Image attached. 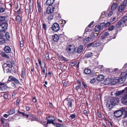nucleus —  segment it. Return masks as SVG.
Instances as JSON below:
<instances>
[{
    "mask_svg": "<svg viewBox=\"0 0 127 127\" xmlns=\"http://www.w3.org/2000/svg\"><path fill=\"white\" fill-rule=\"evenodd\" d=\"M125 108H122L121 110L115 111L114 113V116L117 118H118L123 115L124 116V118L127 116V111L125 110Z\"/></svg>",
    "mask_w": 127,
    "mask_h": 127,
    "instance_id": "1",
    "label": "nucleus"
},
{
    "mask_svg": "<svg viewBox=\"0 0 127 127\" xmlns=\"http://www.w3.org/2000/svg\"><path fill=\"white\" fill-rule=\"evenodd\" d=\"M110 103H107L106 104L107 106L108 107H112L118 104V98L114 97H112L111 98L110 100Z\"/></svg>",
    "mask_w": 127,
    "mask_h": 127,
    "instance_id": "2",
    "label": "nucleus"
},
{
    "mask_svg": "<svg viewBox=\"0 0 127 127\" xmlns=\"http://www.w3.org/2000/svg\"><path fill=\"white\" fill-rule=\"evenodd\" d=\"M8 24L7 22L3 23L0 25V32H6L7 29Z\"/></svg>",
    "mask_w": 127,
    "mask_h": 127,
    "instance_id": "3",
    "label": "nucleus"
},
{
    "mask_svg": "<svg viewBox=\"0 0 127 127\" xmlns=\"http://www.w3.org/2000/svg\"><path fill=\"white\" fill-rule=\"evenodd\" d=\"M76 50L75 46L73 44L69 45L66 49L67 51H69L72 53L74 52Z\"/></svg>",
    "mask_w": 127,
    "mask_h": 127,
    "instance_id": "4",
    "label": "nucleus"
},
{
    "mask_svg": "<svg viewBox=\"0 0 127 127\" xmlns=\"http://www.w3.org/2000/svg\"><path fill=\"white\" fill-rule=\"evenodd\" d=\"M46 119L47 121H49L50 122H51V124H54L55 122V119L54 116L52 115L46 117Z\"/></svg>",
    "mask_w": 127,
    "mask_h": 127,
    "instance_id": "5",
    "label": "nucleus"
},
{
    "mask_svg": "<svg viewBox=\"0 0 127 127\" xmlns=\"http://www.w3.org/2000/svg\"><path fill=\"white\" fill-rule=\"evenodd\" d=\"M52 28V30L55 32H58L60 29L59 25L57 23H54L53 25Z\"/></svg>",
    "mask_w": 127,
    "mask_h": 127,
    "instance_id": "6",
    "label": "nucleus"
},
{
    "mask_svg": "<svg viewBox=\"0 0 127 127\" xmlns=\"http://www.w3.org/2000/svg\"><path fill=\"white\" fill-rule=\"evenodd\" d=\"M8 81L10 82L13 81L15 84H18L19 83V82L18 80L16 78L12 76H9Z\"/></svg>",
    "mask_w": 127,
    "mask_h": 127,
    "instance_id": "7",
    "label": "nucleus"
},
{
    "mask_svg": "<svg viewBox=\"0 0 127 127\" xmlns=\"http://www.w3.org/2000/svg\"><path fill=\"white\" fill-rule=\"evenodd\" d=\"M123 93L126 94L127 93V87L125 88L122 91H118L116 93V94L117 96H119L121 95Z\"/></svg>",
    "mask_w": 127,
    "mask_h": 127,
    "instance_id": "8",
    "label": "nucleus"
},
{
    "mask_svg": "<svg viewBox=\"0 0 127 127\" xmlns=\"http://www.w3.org/2000/svg\"><path fill=\"white\" fill-rule=\"evenodd\" d=\"M100 45V43L98 42H96L95 43H92L88 44L87 47H88L91 46H92L93 47H96L99 46Z\"/></svg>",
    "mask_w": 127,
    "mask_h": 127,
    "instance_id": "9",
    "label": "nucleus"
},
{
    "mask_svg": "<svg viewBox=\"0 0 127 127\" xmlns=\"http://www.w3.org/2000/svg\"><path fill=\"white\" fill-rule=\"evenodd\" d=\"M121 102L124 104H127V94L123 98L121 99Z\"/></svg>",
    "mask_w": 127,
    "mask_h": 127,
    "instance_id": "10",
    "label": "nucleus"
},
{
    "mask_svg": "<svg viewBox=\"0 0 127 127\" xmlns=\"http://www.w3.org/2000/svg\"><path fill=\"white\" fill-rule=\"evenodd\" d=\"M53 39L55 42H57L59 39V36L57 34H55L52 36Z\"/></svg>",
    "mask_w": 127,
    "mask_h": 127,
    "instance_id": "11",
    "label": "nucleus"
},
{
    "mask_svg": "<svg viewBox=\"0 0 127 127\" xmlns=\"http://www.w3.org/2000/svg\"><path fill=\"white\" fill-rule=\"evenodd\" d=\"M83 46L82 45H81L79 46L77 50V52L78 53H80L83 49Z\"/></svg>",
    "mask_w": 127,
    "mask_h": 127,
    "instance_id": "12",
    "label": "nucleus"
},
{
    "mask_svg": "<svg viewBox=\"0 0 127 127\" xmlns=\"http://www.w3.org/2000/svg\"><path fill=\"white\" fill-rule=\"evenodd\" d=\"M55 8L54 7L52 8H50L49 9L47 8L46 10V13L47 14H50V13H53V12L54 11Z\"/></svg>",
    "mask_w": 127,
    "mask_h": 127,
    "instance_id": "13",
    "label": "nucleus"
},
{
    "mask_svg": "<svg viewBox=\"0 0 127 127\" xmlns=\"http://www.w3.org/2000/svg\"><path fill=\"white\" fill-rule=\"evenodd\" d=\"M48 17V19L49 20H51L53 18L54 14L53 13H50V14H47V15Z\"/></svg>",
    "mask_w": 127,
    "mask_h": 127,
    "instance_id": "14",
    "label": "nucleus"
},
{
    "mask_svg": "<svg viewBox=\"0 0 127 127\" xmlns=\"http://www.w3.org/2000/svg\"><path fill=\"white\" fill-rule=\"evenodd\" d=\"M4 50L6 53H10L11 51L10 48L8 46H5L4 48Z\"/></svg>",
    "mask_w": 127,
    "mask_h": 127,
    "instance_id": "15",
    "label": "nucleus"
},
{
    "mask_svg": "<svg viewBox=\"0 0 127 127\" xmlns=\"http://www.w3.org/2000/svg\"><path fill=\"white\" fill-rule=\"evenodd\" d=\"M104 76L100 74L98 76L97 78V80L98 81H101L104 79Z\"/></svg>",
    "mask_w": 127,
    "mask_h": 127,
    "instance_id": "16",
    "label": "nucleus"
},
{
    "mask_svg": "<svg viewBox=\"0 0 127 127\" xmlns=\"http://www.w3.org/2000/svg\"><path fill=\"white\" fill-rule=\"evenodd\" d=\"M126 79L125 78L121 76L120 78H119V80H118L119 83V84L123 83L124 82Z\"/></svg>",
    "mask_w": 127,
    "mask_h": 127,
    "instance_id": "17",
    "label": "nucleus"
},
{
    "mask_svg": "<svg viewBox=\"0 0 127 127\" xmlns=\"http://www.w3.org/2000/svg\"><path fill=\"white\" fill-rule=\"evenodd\" d=\"M16 21L17 23L20 24L21 21V18L20 16V15H17L16 17Z\"/></svg>",
    "mask_w": 127,
    "mask_h": 127,
    "instance_id": "18",
    "label": "nucleus"
},
{
    "mask_svg": "<svg viewBox=\"0 0 127 127\" xmlns=\"http://www.w3.org/2000/svg\"><path fill=\"white\" fill-rule=\"evenodd\" d=\"M125 7V6L124 5L122 4H121V5L119 6L118 11L120 12H121L122 11H123L124 10V8Z\"/></svg>",
    "mask_w": 127,
    "mask_h": 127,
    "instance_id": "19",
    "label": "nucleus"
},
{
    "mask_svg": "<svg viewBox=\"0 0 127 127\" xmlns=\"http://www.w3.org/2000/svg\"><path fill=\"white\" fill-rule=\"evenodd\" d=\"M37 3L38 4V12L39 13H41L42 11V8L41 7V5L40 3L37 1Z\"/></svg>",
    "mask_w": 127,
    "mask_h": 127,
    "instance_id": "20",
    "label": "nucleus"
},
{
    "mask_svg": "<svg viewBox=\"0 0 127 127\" xmlns=\"http://www.w3.org/2000/svg\"><path fill=\"white\" fill-rule=\"evenodd\" d=\"M5 64H6L7 66L9 68H11L12 67V63L9 61L7 62V63H5Z\"/></svg>",
    "mask_w": 127,
    "mask_h": 127,
    "instance_id": "21",
    "label": "nucleus"
},
{
    "mask_svg": "<svg viewBox=\"0 0 127 127\" xmlns=\"http://www.w3.org/2000/svg\"><path fill=\"white\" fill-rule=\"evenodd\" d=\"M121 76L126 79V78L127 77V71H124L121 74Z\"/></svg>",
    "mask_w": 127,
    "mask_h": 127,
    "instance_id": "22",
    "label": "nucleus"
},
{
    "mask_svg": "<svg viewBox=\"0 0 127 127\" xmlns=\"http://www.w3.org/2000/svg\"><path fill=\"white\" fill-rule=\"evenodd\" d=\"M117 6V3H114L112 6L111 7V9L112 10H114L116 9Z\"/></svg>",
    "mask_w": 127,
    "mask_h": 127,
    "instance_id": "23",
    "label": "nucleus"
},
{
    "mask_svg": "<svg viewBox=\"0 0 127 127\" xmlns=\"http://www.w3.org/2000/svg\"><path fill=\"white\" fill-rule=\"evenodd\" d=\"M91 72L90 69H85L84 70V72L86 74H89Z\"/></svg>",
    "mask_w": 127,
    "mask_h": 127,
    "instance_id": "24",
    "label": "nucleus"
},
{
    "mask_svg": "<svg viewBox=\"0 0 127 127\" xmlns=\"http://www.w3.org/2000/svg\"><path fill=\"white\" fill-rule=\"evenodd\" d=\"M93 55V53L90 52H89L87 53L86 54H85V56L86 58H89L92 56Z\"/></svg>",
    "mask_w": 127,
    "mask_h": 127,
    "instance_id": "25",
    "label": "nucleus"
},
{
    "mask_svg": "<svg viewBox=\"0 0 127 127\" xmlns=\"http://www.w3.org/2000/svg\"><path fill=\"white\" fill-rule=\"evenodd\" d=\"M8 113L9 115L15 113V110L14 108H12L8 111Z\"/></svg>",
    "mask_w": 127,
    "mask_h": 127,
    "instance_id": "26",
    "label": "nucleus"
},
{
    "mask_svg": "<svg viewBox=\"0 0 127 127\" xmlns=\"http://www.w3.org/2000/svg\"><path fill=\"white\" fill-rule=\"evenodd\" d=\"M100 30H102V29H101L100 26L99 25H97L95 28V30L96 32H98Z\"/></svg>",
    "mask_w": 127,
    "mask_h": 127,
    "instance_id": "27",
    "label": "nucleus"
},
{
    "mask_svg": "<svg viewBox=\"0 0 127 127\" xmlns=\"http://www.w3.org/2000/svg\"><path fill=\"white\" fill-rule=\"evenodd\" d=\"M122 21L120 20L118 23L116 25V27L117 28H119L121 27V26L123 24V22H122Z\"/></svg>",
    "mask_w": 127,
    "mask_h": 127,
    "instance_id": "28",
    "label": "nucleus"
},
{
    "mask_svg": "<svg viewBox=\"0 0 127 127\" xmlns=\"http://www.w3.org/2000/svg\"><path fill=\"white\" fill-rule=\"evenodd\" d=\"M120 20L121 21H122V22L124 24L126 21H127V16L123 17Z\"/></svg>",
    "mask_w": 127,
    "mask_h": 127,
    "instance_id": "29",
    "label": "nucleus"
},
{
    "mask_svg": "<svg viewBox=\"0 0 127 127\" xmlns=\"http://www.w3.org/2000/svg\"><path fill=\"white\" fill-rule=\"evenodd\" d=\"M110 83L109 79L108 78L106 79L104 81L103 83L105 85L108 84Z\"/></svg>",
    "mask_w": 127,
    "mask_h": 127,
    "instance_id": "30",
    "label": "nucleus"
},
{
    "mask_svg": "<svg viewBox=\"0 0 127 127\" xmlns=\"http://www.w3.org/2000/svg\"><path fill=\"white\" fill-rule=\"evenodd\" d=\"M5 39L2 37H0V44L5 43Z\"/></svg>",
    "mask_w": 127,
    "mask_h": 127,
    "instance_id": "31",
    "label": "nucleus"
},
{
    "mask_svg": "<svg viewBox=\"0 0 127 127\" xmlns=\"http://www.w3.org/2000/svg\"><path fill=\"white\" fill-rule=\"evenodd\" d=\"M5 36L6 39L8 40H9L10 38V36L9 33L7 32L5 34Z\"/></svg>",
    "mask_w": 127,
    "mask_h": 127,
    "instance_id": "32",
    "label": "nucleus"
},
{
    "mask_svg": "<svg viewBox=\"0 0 127 127\" xmlns=\"http://www.w3.org/2000/svg\"><path fill=\"white\" fill-rule=\"evenodd\" d=\"M89 36L93 41L94 39V38L95 37V35L93 32H92Z\"/></svg>",
    "mask_w": 127,
    "mask_h": 127,
    "instance_id": "33",
    "label": "nucleus"
},
{
    "mask_svg": "<svg viewBox=\"0 0 127 127\" xmlns=\"http://www.w3.org/2000/svg\"><path fill=\"white\" fill-rule=\"evenodd\" d=\"M119 81L118 79H114L111 82V84L113 85H115Z\"/></svg>",
    "mask_w": 127,
    "mask_h": 127,
    "instance_id": "34",
    "label": "nucleus"
},
{
    "mask_svg": "<svg viewBox=\"0 0 127 127\" xmlns=\"http://www.w3.org/2000/svg\"><path fill=\"white\" fill-rule=\"evenodd\" d=\"M53 125L54 126H56L57 127H64L60 124L56 122H55L54 124H53Z\"/></svg>",
    "mask_w": 127,
    "mask_h": 127,
    "instance_id": "35",
    "label": "nucleus"
},
{
    "mask_svg": "<svg viewBox=\"0 0 127 127\" xmlns=\"http://www.w3.org/2000/svg\"><path fill=\"white\" fill-rule=\"evenodd\" d=\"M86 40L87 42H89L91 41H93V40L91 39V38L89 36L87 38L85 39Z\"/></svg>",
    "mask_w": 127,
    "mask_h": 127,
    "instance_id": "36",
    "label": "nucleus"
},
{
    "mask_svg": "<svg viewBox=\"0 0 127 127\" xmlns=\"http://www.w3.org/2000/svg\"><path fill=\"white\" fill-rule=\"evenodd\" d=\"M99 25L101 27V29H102V30L103 29V28L105 27V23L103 22L101 23Z\"/></svg>",
    "mask_w": 127,
    "mask_h": 127,
    "instance_id": "37",
    "label": "nucleus"
},
{
    "mask_svg": "<svg viewBox=\"0 0 127 127\" xmlns=\"http://www.w3.org/2000/svg\"><path fill=\"white\" fill-rule=\"evenodd\" d=\"M82 84L84 87V88H86L87 87V84L84 81H83L82 82Z\"/></svg>",
    "mask_w": 127,
    "mask_h": 127,
    "instance_id": "38",
    "label": "nucleus"
},
{
    "mask_svg": "<svg viewBox=\"0 0 127 127\" xmlns=\"http://www.w3.org/2000/svg\"><path fill=\"white\" fill-rule=\"evenodd\" d=\"M5 19V17L3 16H0V22H2Z\"/></svg>",
    "mask_w": 127,
    "mask_h": 127,
    "instance_id": "39",
    "label": "nucleus"
},
{
    "mask_svg": "<svg viewBox=\"0 0 127 127\" xmlns=\"http://www.w3.org/2000/svg\"><path fill=\"white\" fill-rule=\"evenodd\" d=\"M67 104L68 106V108L69 109V108L72 106V103L70 101H68Z\"/></svg>",
    "mask_w": 127,
    "mask_h": 127,
    "instance_id": "40",
    "label": "nucleus"
},
{
    "mask_svg": "<svg viewBox=\"0 0 127 127\" xmlns=\"http://www.w3.org/2000/svg\"><path fill=\"white\" fill-rule=\"evenodd\" d=\"M46 4L47 5L49 6L52 5L50 0H47L46 1Z\"/></svg>",
    "mask_w": 127,
    "mask_h": 127,
    "instance_id": "41",
    "label": "nucleus"
},
{
    "mask_svg": "<svg viewBox=\"0 0 127 127\" xmlns=\"http://www.w3.org/2000/svg\"><path fill=\"white\" fill-rule=\"evenodd\" d=\"M42 27L45 30V31L47 29V26L45 24L43 23Z\"/></svg>",
    "mask_w": 127,
    "mask_h": 127,
    "instance_id": "42",
    "label": "nucleus"
},
{
    "mask_svg": "<svg viewBox=\"0 0 127 127\" xmlns=\"http://www.w3.org/2000/svg\"><path fill=\"white\" fill-rule=\"evenodd\" d=\"M5 9L3 7H0V13H3L5 11Z\"/></svg>",
    "mask_w": 127,
    "mask_h": 127,
    "instance_id": "43",
    "label": "nucleus"
},
{
    "mask_svg": "<svg viewBox=\"0 0 127 127\" xmlns=\"http://www.w3.org/2000/svg\"><path fill=\"white\" fill-rule=\"evenodd\" d=\"M41 69H42V72L44 74H45V66L43 67L42 66H40Z\"/></svg>",
    "mask_w": 127,
    "mask_h": 127,
    "instance_id": "44",
    "label": "nucleus"
},
{
    "mask_svg": "<svg viewBox=\"0 0 127 127\" xmlns=\"http://www.w3.org/2000/svg\"><path fill=\"white\" fill-rule=\"evenodd\" d=\"M45 56L46 60H49L50 59L49 54L48 53L46 54Z\"/></svg>",
    "mask_w": 127,
    "mask_h": 127,
    "instance_id": "45",
    "label": "nucleus"
},
{
    "mask_svg": "<svg viewBox=\"0 0 127 127\" xmlns=\"http://www.w3.org/2000/svg\"><path fill=\"white\" fill-rule=\"evenodd\" d=\"M2 56L4 57L9 58V57L7 55H6L4 52L2 53Z\"/></svg>",
    "mask_w": 127,
    "mask_h": 127,
    "instance_id": "46",
    "label": "nucleus"
},
{
    "mask_svg": "<svg viewBox=\"0 0 127 127\" xmlns=\"http://www.w3.org/2000/svg\"><path fill=\"white\" fill-rule=\"evenodd\" d=\"M37 60L38 62V64H39L40 65V66H42L41 62L40 59L39 58H38Z\"/></svg>",
    "mask_w": 127,
    "mask_h": 127,
    "instance_id": "47",
    "label": "nucleus"
},
{
    "mask_svg": "<svg viewBox=\"0 0 127 127\" xmlns=\"http://www.w3.org/2000/svg\"><path fill=\"white\" fill-rule=\"evenodd\" d=\"M64 80L62 81V82L63 83V85L64 86H66L67 85L68 83L67 82V81L64 82Z\"/></svg>",
    "mask_w": 127,
    "mask_h": 127,
    "instance_id": "48",
    "label": "nucleus"
},
{
    "mask_svg": "<svg viewBox=\"0 0 127 127\" xmlns=\"http://www.w3.org/2000/svg\"><path fill=\"white\" fill-rule=\"evenodd\" d=\"M83 113L84 114L86 115L87 117L88 116V113L87 110H84L83 111Z\"/></svg>",
    "mask_w": 127,
    "mask_h": 127,
    "instance_id": "49",
    "label": "nucleus"
},
{
    "mask_svg": "<svg viewBox=\"0 0 127 127\" xmlns=\"http://www.w3.org/2000/svg\"><path fill=\"white\" fill-rule=\"evenodd\" d=\"M54 14V16H55V17H59L60 14H59L58 13H53Z\"/></svg>",
    "mask_w": 127,
    "mask_h": 127,
    "instance_id": "50",
    "label": "nucleus"
},
{
    "mask_svg": "<svg viewBox=\"0 0 127 127\" xmlns=\"http://www.w3.org/2000/svg\"><path fill=\"white\" fill-rule=\"evenodd\" d=\"M59 58H61L62 60H63L64 61H67V60L66 59V58L63 56H61V57L60 56L59 57Z\"/></svg>",
    "mask_w": 127,
    "mask_h": 127,
    "instance_id": "51",
    "label": "nucleus"
},
{
    "mask_svg": "<svg viewBox=\"0 0 127 127\" xmlns=\"http://www.w3.org/2000/svg\"><path fill=\"white\" fill-rule=\"evenodd\" d=\"M6 119L3 117H1V123L3 124H4V121Z\"/></svg>",
    "mask_w": 127,
    "mask_h": 127,
    "instance_id": "52",
    "label": "nucleus"
},
{
    "mask_svg": "<svg viewBox=\"0 0 127 127\" xmlns=\"http://www.w3.org/2000/svg\"><path fill=\"white\" fill-rule=\"evenodd\" d=\"M76 64V61H74L71 62L70 64L71 66H74Z\"/></svg>",
    "mask_w": 127,
    "mask_h": 127,
    "instance_id": "53",
    "label": "nucleus"
},
{
    "mask_svg": "<svg viewBox=\"0 0 127 127\" xmlns=\"http://www.w3.org/2000/svg\"><path fill=\"white\" fill-rule=\"evenodd\" d=\"M59 2H60L59 1H58L56 2L55 3V7H58L59 5Z\"/></svg>",
    "mask_w": 127,
    "mask_h": 127,
    "instance_id": "54",
    "label": "nucleus"
},
{
    "mask_svg": "<svg viewBox=\"0 0 127 127\" xmlns=\"http://www.w3.org/2000/svg\"><path fill=\"white\" fill-rule=\"evenodd\" d=\"M96 79L93 78L90 81V82L91 83H93L96 81Z\"/></svg>",
    "mask_w": 127,
    "mask_h": 127,
    "instance_id": "55",
    "label": "nucleus"
},
{
    "mask_svg": "<svg viewBox=\"0 0 127 127\" xmlns=\"http://www.w3.org/2000/svg\"><path fill=\"white\" fill-rule=\"evenodd\" d=\"M114 27L113 26H111L108 29V30L110 31H112L114 29Z\"/></svg>",
    "mask_w": 127,
    "mask_h": 127,
    "instance_id": "56",
    "label": "nucleus"
},
{
    "mask_svg": "<svg viewBox=\"0 0 127 127\" xmlns=\"http://www.w3.org/2000/svg\"><path fill=\"white\" fill-rule=\"evenodd\" d=\"M116 19V16L114 17L113 18H111L110 20L111 22H112L113 21H115Z\"/></svg>",
    "mask_w": 127,
    "mask_h": 127,
    "instance_id": "57",
    "label": "nucleus"
},
{
    "mask_svg": "<svg viewBox=\"0 0 127 127\" xmlns=\"http://www.w3.org/2000/svg\"><path fill=\"white\" fill-rule=\"evenodd\" d=\"M110 22H108L106 24L105 23V28L109 26L110 25Z\"/></svg>",
    "mask_w": 127,
    "mask_h": 127,
    "instance_id": "58",
    "label": "nucleus"
},
{
    "mask_svg": "<svg viewBox=\"0 0 127 127\" xmlns=\"http://www.w3.org/2000/svg\"><path fill=\"white\" fill-rule=\"evenodd\" d=\"M127 3V0H125L123 2L122 4L124 5L125 6V7H126V4Z\"/></svg>",
    "mask_w": 127,
    "mask_h": 127,
    "instance_id": "59",
    "label": "nucleus"
},
{
    "mask_svg": "<svg viewBox=\"0 0 127 127\" xmlns=\"http://www.w3.org/2000/svg\"><path fill=\"white\" fill-rule=\"evenodd\" d=\"M26 62L27 63H29L30 60V59L29 58H27L25 60Z\"/></svg>",
    "mask_w": 127,
    "mask_h": 127,
    "instance_id": "60",
    "label": "nucleus"
},
{
    "mask_svg": "<svg viewBox=\"0 0 127 127\" xmlns=\"http://www.w3.org/2000/svg\"><path fill=\"white\" fill-rule=\"evenodd\" d=\"M103 34L105 36L109 35V33L108 32H105Z\"/></svg>",
    "mask_w": 127,
    "mask_h": 127,
    "instance_id": "61",
    "label": "nucleus"
},
{
    "mask_svg": "<svg viewBox=\"0 0 127 127\" xmlns=\"http://www.w3.org/2000/svg\"><path fill=\"white\" fill-rule=\"evenodd\" d=\"M18 112L19 114H22V116L23 117L25 116V114H24V112H20L19 110L18 111Z\"/></svg>",
    "mask_w": 127,
    "mask_h": 127,
    "instance_id": "62",
    "label": "nucleus"
},
{
    "mask_svg": "<svg viewBox=\"0 0 127 127\" xmlns=\"http://www.w3.org/2000/svg\"><path fill=\"white\" fill-rule=\"evenodd\" d=\"M22 77L23 78H24L25 77V72L23 71H22L21 73Z\"/></svg>",
    "mask_w": 127,
    "mask_h": 127,
    "instance_id": "63",
    "label": "nucleus"
},
{
    "mask_svg": "<svg viewBox=\"0 0 127 127\" xmlns=\"http://www.w3.org/2000/svg\"><path fill=\"white\" fill-rule=\"evenodd\" d=\"M4 97L5 99H7L8 98L7 94H3Z\"/></svg>",
    "mask_w": 127,
    "mask_h": 127,
    "instance_id": "64",
    "label": "nucleus"
}]
</instances>
